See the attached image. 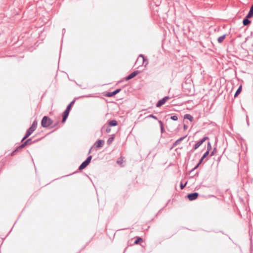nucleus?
<instances>
[{
  "label": "nucleus",
  "instance_id": "obj_1",
  "mask_svg": "<svg viewBox=\"0 0 253 253\" xmlns=\"http://www.w3.org/2000/svg\"><path fill=\"white\" fill-rule=\"evenodd\" d=\"M75 102V100H73L72 101H71L70 102V103L67 106L66 110L64 111V112L63 113V115H62V123H64L66 121V120L69 115L70 111L71 108V106L73 104H74Z\"/></svg>",
  "mask_w": 253,
  "mask_h": 253
},
{
  "label": "nucleus",
  "instance_id": "obj_2",
  "mask_svg": "<svg viewBox=\"0 0 253 253\" xmlns=\"http://www.w3.org/2000/svg\"><path fill=\"white\" fill-rule=\"evenodd\" d=\"M53 123V121L48 117L44 116L41 122V125L43 127H47Z\"/></svg>",
  "mask_w": 253,
  "mask_h": 253
},
{
  "label": "nucleus",
  "instance_id": "obj_3",
  "mask_svg": "<svg viewBox=\"0 0 253 253\" xmlns=\"http://www.w3.org/2000/svg\"><path fill=\"white\" fill-rule=\"evenodd\" d=\"M148 62V60L145 58L144 56L142 54H140L136 61L135 64L140 66L145 64L144 66L146 67Z\"/></svg>",
  "mask_w": 253,
  "mask_h": 253
},
{
  "label": "nucleus",
  "instance_id": "obj_4",
  "mask_svg": "<svg viewBox=\"0 0 253 253\" xmlns=\"http://www.w3.org/2000/svg\"><path fill=\"white\" fill-rule=\"evenodd\" d=\"M91 159H92V156H88L87 158V159L84 162H83L81 164V165L80 166V167L79 168V170H83L84 169H85L89 165V164L90 163Z\"/></svg>",
  "mask_w": 253,
  "mask_h": 253
},
{
  "label": "nucleus",
  "instance_id": "obj_5",
  "mask_svg": "<svg viewBox=\"0 0 253 253\" xmlns=\"http://www.w3.org/2000/svg\"><path fill=\"white\" fill-rule=\"evenodd\" d=\"M199 196V193L197 192H194L189 193L187 195V198L190 201H193L196 199Z\"/></svg>",
  "mask_w": 253,
  "mask_h": 253
},
{
  "label": "nucleus",
  "instance_id": "obj_6",
  "mask_svg": "<svg viewBox=\"0 0 253 253\" xmlns=\"http://www.w3.org/2000/svg\"><path fill=\"white\" fill-rule=\"evenodd\" d=\"M121 90V88H118L113 92H106L104 95L106 97H112V96L115 95L116 94H117V93H118L119 92H120Z\"/></svg>",
  "mask_w": 253,
  "mask_h": 253
},
{
  "label": "nucleus",
  "instance_id": "obj_7",
  "mask_svg": "<svg viewBox=\"0 0 253 253\" xmlns=\"http://www.w3.org/2000/svg\"><path fill=\"white\" fill-rule=\"evenodd\" d=\"M138 73H139L138 71H136L133 72L132 73H131L130 75H129L128 76H127L125 78V80L128 81V80L133 78L138 74Z\"/></svg>",
  "mask_w": 253,
  "mask_h": 253
},
{
  "label": "nucleus",
  "instance_id": "obj_8",
  "mask_svg": "<svg viewBox=\"0 0 253 253\" xmlns=\"http://www.w3.org/2000/svg\"><path fill=\"white\" fill-rule=\"evenodd\" d=\"M104 141L101 139H99L97 140L94 143V146L96 148H100L102 147L104 144Z\"/></svg>",
  "mask_w": 253,
  "mask_h": 253
},
{
  "label": "nucleus",
  "instance_id": "obj_9",
  "mask_svg": "<svg viewBox=\"0 0 253 253\" xmlns=\"http://www.w3.org/2000/svg\"><path fill=\"white\" fill-rule=\"evenodd\" d=\"M209 154V152L208 151H206L202 158H201L199 163L197 165V166L194 168V169H196L199 165L202 163V162L204 160V159L207 157V156Z\"/></svg>",
  "mask_w": 253,
  "mask_h": 253
},
{
  "label": "nucleus",
  "instance_id": "obj_10",
  "mask_svg": "<svg viewBox=\"0 0 253 253\" xmlns=\"http://www.w3.org/2000/svg\"><path fill=\"white\" fill-rule=\"evenodd\" d=\"M186 136L187 135L184 136L176 140L175 142L173 144L172 147H174L176 146L177 145H178L184 139L186 138Z\"/></svg>",
  "mask_w": 253,
  "mask_h": 253
},
{
  "label": "nucleus",
  "instance_id": "obj_11",
  "mask_svg": "<svg viewBox=\"0 0 253 253\" xmlns=\"http://www.w3.org/2000/svg\"><path fill=\"white\" fill-rule=\"evenodd\" d=\"M249 18H248V16H246L245 18L243 19V24L244 26H247L251 23V21L249 19Z\"/></svg>",
  "mask_w": 253,
  "mask_h": 253
},
{
  "label": "nucleus",
  "instance_id": "obj_12",
  "mask_svg": "<svg viewBox=\"0 0 253 253\" xmlns=\"http://www.w3.org/2000/svg\"><path fill=\"white\" fill-rule=\"evenodd\" d=\"M26 146V145H25V143H23L21 145H20L18 147H17V148H16V149H15L14 151H13V152L11 153V155H12V156H13V155L15 154V153L17 151H19L20 149H22V148H23L25 147Z\"/></svg>",
  "mask_w": 253,
  "mask_h": 253
},
{
  "label": "nucleus",
  "instance_id": "obj_13",
  "mask_svg": "<svg viewBox=\"0 0 253 253\" xmlns=\"http://www.w3.org/2000/svg\"><path fill=\"white\" fill-rule=\"evenodd\" d=\"M166 100L162 98V99L160 100L156 104V107H160L163 105H164L166 103Z\"/></svg>",
  "mask_w": 253,
  "mask_h": 253
},
{
  "label": "nucleus",
  "instance_id": "obj_14",
  "mask_svg": "<svg viewBox=\"0 0 253 253\" xmlns=\"http://www.w3.org/2000/svg\"><path fill=\"white\" fill-rule=\"evenodd\" d=\"M118 125V122L117 121L113 120H111L108 123V126H115Z\"/></svg>",
  "mask_w": 253,
  "mask_h": 253
},
{
  "label": "nucleus",
  "instance_id": "obj_15",
  "mask_svg": "<svg viewBox=\"0 0 253 253\" xmlns=\"http://www.w3.org/2000/svg\"><path fill=\"white\" fill-rule=\"evenodd\" d=\"M246 16H248V18L253 17V4L251 6L250 11Z\"/></svg>",
  "mask_w": 253,
  "mask_h": 253
},
{
  "label": "nucleus",
  "instance_id": "obj_16",
  "mask_svg": "<svg viewBox=\"0 0 253 253\" xmlns=\"http://www.w3.org/2000/svg\"><path fill=\"white\" fill-rule=\"evenodd\" d=\"M184 119H187L189 120L190 122H192L193 121V117L192 115L190 114H185L184 116Z\"/></svg>",
  "mask_w": 253,
  "mask_h": 253
},
{
  "label": "nucleus",
  "instance_id": "obj_17",
  "mask_svg": "<svg viewBox=\"0 0 253 253\" xmlns=\"http://www.w3.org/2000/svg\"><path fill=\"white\" fill-rule=\"evenodd\" d=\"M242 89V85H240L234 94V97H236L241 93Z\"/></svg>",
  "mask_w": 253,
  "mask_h": 253
},
{
  "label": "nucleus",
  "instance_id": "obj_18",
  "mask_svg": "<svg viewBox=\"0 0 253 253\" xmlns=\"http://www.w3.org/2000/svg\"><path fill=\"white\" fill-rule=\"evenodd\" d=\"M202 144V143L200 141H197L194 146L193 151L198 148Z\"/></svg>",
  "mask_w": 253,
  "mask_h": 253
},
{
  "label": "nucleus",
  "instance_id": "obj_19",
  "mask_svg": "<svg viewBox=\"0 0 253 253\" xmlns=\"http://www.w3.org/2000/svg\"><path fill=\"white\" fill-rule=\"evenodd\" d=\"M37 125H38V122L37 121L35 120L33 122V123L30 127H32L34 130H36V129L37 128Z\"/></svg>",
  "mask_w": 253,
  "mask_h": 253
},
{
  "label": "nucleus",
  "instance_id": "obj_20",
  "mask_svg": "<svg viewBox=\"0 0 253 253\" xmlns=\"http://www.w3.org/2000/svg\"><path fill=\"white\" fill-rule=\"evenodd\" d=\"M142 242H143V239L142 238L137 237L134 243V244H138L139 243H141Z\"/></svg>",
  "mask_w": 253,
  "mask_h": 253
},
{
  "label": "nucleus",
  "instance_id": "obj_21",
  "mask_svg": "<svg viewBox=\"0 0 253 253\" xmlns=\"http://www.w3.org/2000/svg\"><path fill=\"white\" fill-rule=\"evenodd\" d=\"M115 138L114 135H112L111 137H110L107 141V143L108 145H110L113 142Z\"/></svg>",
  "mask_w": 253,
  "mask_h": 253
},
{
  "label": "nucleus",
  "instance_id": "obj_22",
  "mask_svg": "<svg viewBox=\"0 0 253 253\" xmlns=\"http://www.w3.org/2000/svg\"><path fill=\"white\" fill-rule=\"evenodd\" d=\"M225 37H226V35H222V36L219 37L217 39L218 42L219 43H221L224 40Z\"/></svg>",
  "mask_w": 253,
  "mask_h": 253
},
{
  "label": "nucleus",
  "instance_id": "obj_23",
  "mask_svg": "<svg viewBox=\"0 0 253 253\" xmlns=\"http://www.w3.org/2000/svg\"><path fill=\"white\" fill-rule=\"evenodd\" d=\"M25 145H28L31 144L32 143V141L31 138L28 139L26 141H25L24 142Z\"/></svg>",
  "mask_w": 253,
  "mask_h": 253
},
{
  "label": "nucleus",
  "instance_id": "obj_24",
  "mask_svg": "<svg viewBox=\"0 0 253 253\" xmlns=\"http://www.w3.org/2000/svg\"><path fill=\"white\" fill-rule=\"evenodd\" d=\"M30 135H31V134H30L28 132L26 131V134H25V136H24V137L22 138L21 141L22 142L25 139H27Z\"/></svg>",
  "mask_w": 253,
  "mask_h": 253
},
{
  "label": "nucleus",
  "instance_id": "obj_25",
  "mask_svg": "<svg viewBox=\"0 0 253 253\" xmlns=\"http://www.w3.org/2000/svg\"><path fill=\"white\" fill-rule=\"evenodd\" d=\"M211 143L210 142H209L207 144V151H208L209 152H210V151H211Z\"/></svg>",
  "mask_w": 253,
  "mask_h": 253
},
{
  "label": "nucleus",
  "instance_id": "obj_26",
  "mask_svg": "<svg viewBox=\"0 0 253 253\" xmlns=\"http://www.w3.org/2000/svg\"><path fill=\"white\" fill-rule=\"evenodd\" d=\"M209 139V138L208 136H205L199 141L203 144L206 140H208Z\"/></svg>",
  "mask_w": 253,
  "mask_h": 253
},
{
  "label": "nucleus",
  "instance_id": "obj_27",
  "mask_svg": "<svg viewBox=\"0 0 253 253\" xmlns=\"http://www.w3.org/2000/svg\"><path fill=\"white\" fill-rule=\"evenodd\" d=\"M209 139V138L208 136H205L199 141L203 144L206 140H208Z\"/></svg>",
  "mask_w": 253,
  "mask_h": 253
},
{
  "label": "nucleus",
  "instance_id": "obj_28",
  "mask_svg": "<svg viewBox=\"0 0 253 253\" xmlns=\"http://www.w3.org/2000/svg\"><path fill=\"white\" fill-rule=\"evenodd\" d=\"M170 119L173 121H177L178 120V117L176 115H173L170 117Z\"/></svg>",
  "mask_w": 253,
  "mask_h": 253
},
{
  "label": "nucleus",
  "instance_id": "obj_29",
  "mask_svg": "<svg viewBox=\"0 0 253 253\" xmlns=\"http://www.w3.org/2000/svg\"><path fill=\"white\" fill-rule=\"evenodd\" d=\"M35 130L33 129L32 127H30V128L27 130L30 134H32Z\"/></svg>",
  "mask_w": 253,
  "mask_h": 253
},
{
  "label": "nucleus",
  "instance_id": "obj_30",
  "mask_svg": "<svg viewBox=\"0 0 253 253\" xmlns=\"http://www.w3.org/2000/svg\"><path fill=\"white\" fill-rule=\"evenodd\" d=\"M217 152V150H216V149L215 148L213 149V150H212V151L211 153L210 154V156H213Z\"/></svg>",
  "mask_w": 253,
  "mask_h": 253
},
{
  "label": "nucleus",
  "instance_id": "obj_31",
  "mask_svg": "<svg viewBox=\"0 0 253 253\" xmlns=\"http://www.w3.org/2000/svg\"><path fill=\"white\" fill-rule=\"evenodd\" d=\"M187 183V182H186V183L185 184H183L182 182L180 183V189H183L185 187V186L186 185Z\"/></svg>",
  "mask_w": 253,
  "mask_h": 253
},
{
  "label": "nucleus",
  "instance_id": "obj_32",
  "mask_svg": "<svg viewBox=\"0 0 253 253\" xmlns=\"http://www.w3.org/2000/svg\"><path fill=\"white\" fill-rule=\"evenodd\" d=\"M147 118H153V119H155V120H157V117H156V116H154V115H152V114H151V115H149L147 117Z\"/></svg>",
  "mask_w": 253,
  "mask_h": 253
},
{
  "label": "nucleus",
  "instance_id": "obj_33",
  "mask_svg": "<svg viewBox=\"0 0 253 253\" xmlns=\"http://www.w3.org/2000/svg\"><path fill=\"white\" fill-rule=\"evenodd\" d=\"M109 126H107L106 129V130H105V132L106 133H109L110 132V131H111V128H110Z\"/></svg>",
  "mask_w": 253,
  "mask_h": 253
},
{
  "label": "nucleus",
  "instance_id": "obj_34",
  "mask_svg": "<svg viewBox=\"0 0 253 253\" xmlns=\"http://www.w3.org/2000/svg\"><path fill=\"white\" fill-rule=\"evenodd\" d=\"M59 122H56V123H55V124L53 125V126H51V127H52V128H53V127H54L57 126L59 125Z\"/></svg>",
  "mask_w": 253,
  "mask_h": 253
},
{
  "label": "nucleus",
  "instance_id": "obj_35",
  "mask_svg": "<svg viewBox=\"0 0 253 253\" xmlns=\"http://www.w3.org/2000/svg\"><path fill=\"white\" fill-rule=\"evenodd\" d=\"M161 132L163 133L164 131V128L163 126H161Z\"/></svg>",
  "mask_w": 253,
  "mask_h": 253
},
{
  "label": "nucleus",
  "instance_id": "obj_36",
  "mask_svg": "<svg viewBox=\"0 0 253 253\" xmlns=\"http://www.w3.org/2000/svg\"><path fill=\"white\" fill-rule=\"evenodd\" d=\"M166 101H167V100L169 99V96H165V97L163 98Z\"/></svg>",
  "mask_w": 253,
  "mask_h": 253
},
{
  "label": "nucleus",
  "instance_id": "obj_37",
  "mask_svg": "<svg viewBox=\"0 0 253 253\" xmlns=\"http://www.w3.org/2000/svg\"><path fill=\"white\" fill-rule=\"evenodd\" d=\"M159 123H160V124L161 125V126H163V122H162V121H159Z\"/></svg>",
  "mask_w": 253,
  "mask_h": 253
},
{
  "label": "nucleus",
  "instance_id": "obj_38",
  "mask_svg": "<svg viewBox=\"0 0 253 253\" xmlns=\"http://www.w3.org/2000/svg\"><path fill=\"white\" fill-rule=\"evenodd\" d=\"M184 129H186L187 128V126L186 125H184Z\"/></svg>",
  "mask_w": 253,
  "mask_h": 253
},
{
  "label": "nucleus",
  "instance_id": "obj_39",
  "mask_svg": "<svg viewBox=\"0 0 253 253\" xmlns=\"http://www.w3.org/2000/svg\"><path fill=\"white\" fill-rule=\"evenodd\" d=\"M91 149H92V147L90 149V150H89V152H88V154L90 153L91 152Z\"/></svg>",
  "mask_w": 253,
  "mask_h": 253
}]
</instances>
